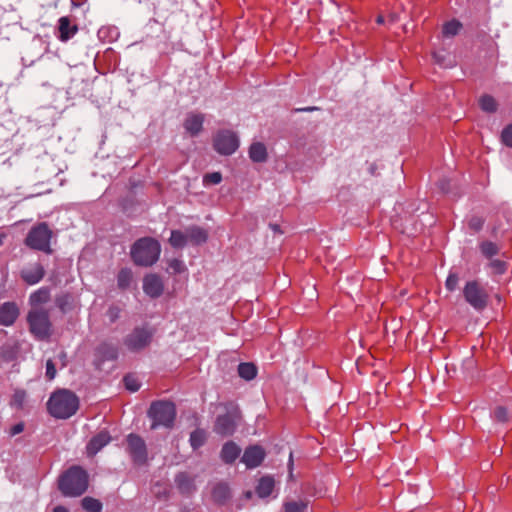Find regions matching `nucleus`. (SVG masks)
Listing matches in <instances>:
<instances>
[{
  "label": "nucleus",
  "instance_id": "obj_30",
  "mask_svg": "<svg viewBox=\"0 0 512 512\" xmlns=\"http://www.w3.org/2000/svg\"><path fill=\"white\" fill-rule=\"evenodd\" d=\"M461 28L462 24L458 20L452 19L444 23L442 33L445 37H453L459 33Z\"/></svg>",
  "mask_w": 512,
  "mask_h": 512
},
{
  "label": "nucleus",
  "instance_id": "obj_27",
  "mask_svg": "<svg viewBox=\"0 0 512 512\" xmlns=\"http://www.w3.org/2000/svg\"><path fill=\"white\" fill-rule=\"evenodd\" d=\"M207 439V433L203 429H196L190 435V445L194 450L203 446Z\"/></svg>",
  "mask_w": 512,
  "mask_h": 512
},
{
  "label": "nucleus",
  "instance_id": "obj_34",
  "mask_svg": "<svg viewBox=\"0 0 512 512\" xmlns=\"http://www.w3.org/2000/svg\"><path fill=\"white\" fill-rule=\"evenodd\" d=\"M132 279V272L129 269H121L117 275V282L120 288H127Z\"/></svg>",
  "mask_w": 512,
  "mask_h": 512
},
{
  "label": "nucleus",
  "instance_id": "obj_31",
  "mask_svg": "<svg viewBox=\"0 0 512 512\" xmlns=\"http://www.w3.org/2000/svg\"><path fill=\"white\" fill-rule=\"evenodd\" d=\"M169 243L174 248H181L188 243L186 232L183 233L178 230H173L169 239Z\"/></svg>",
  "mask_w": 512,
  "mask_h": 512
},
{
  "label": "nucleus",
  "instance_id": "obj_1",
  "mask_svg": "<svg viewBox=\"0 0 512 512\" xmlns=\"http://www.w3.org/2000/svg\"><path fill=\"white\" fill-rule=\"evenodd\" d=\"M88 488V474L80 466H72L58 478V489L65 497L81 496Z\"/></svg>",
  "mask_w": 512,
  "mask_h": 512
},
{
  "label": "nucleus",
  "instance_id": "obj_24",
  "mask_svg": "<svg viewBox=\"0 0 512 512\" xmlns=\"http://www.w3.org/2000/svg\"><path fill=\"white\" fill-rule=\"evenodd\" d=\"M50 300V291L47 288H40L33 292L29 297L32 308H39L40 305Z\"/></svg>",
  "mask_w": 512,
  "mask_h": 512
},
{
  "label": "nucleus",
  "instance_id": "obj_17",
  "mask_svg": "<svg viewBox=\"0 0 512 512\" xmlns=\"http://www.w3.org/2000/svg\"><path fill=\"white\" fill-rule=\"evenodd\" d=\"M19 316L18 306L14 302H5L0 306V325L11 326Z\"/></svg>",
  "mask_w": 512,
  "mask_h": 512
},
{
  "label": "nucleus",
  "instance_id": "obj_40",
  "mask_svg": "<svg viewBox=\"0 0 512 512\" xmlns=\"http://www.w3.org/2000/svg\"><path fill=\"white\" fill-rule=\"evenodd\" d=\"M458 275L456 273H450L446 279L445 286L448 291H454L458 285Z\"/></svg>",
  "mask_w": 512,
  "mask_h": 512
},
{
  "label": "nucleus",
  "instance_id": "obj_33",
  "mask_svg": "<svg viewBox=\"0 0 512 512\" xmlns=\"http://www.w3.org/2000/svg\"><path fill=\"white\" fill-rule=\"evenodd\" d=\"M479 104L482 110L486 112H494L497 108L496 101L489 95H484L480 98Z\"/></svg>",
  "mask_w": 512,
  "mask_h": 512
},
{
  "label": "nucleus",
  "instance_id": "obj_20",
  "mask_svg": "<svg viewBox=\"0 0 512 512\" xmlns=\"http://www.w3.org/2000/svg\"><path fill=\"white\" fill-rule=\"evenodd\" d=\"M274 486L275 482L272 477H262L256 487V493L260 498H266L272 494Z\"/></svg>",
  "mask_w": 512,
  "mask_h": 512
},
{
  "label": "nucleus",
  "instance_id": "obj_15",
  "mask_svg": "<svg viewBox=\"0 0 512 512\" xmlns=\"http://www.w3.org/2000/svg\"><path fill=\"white\" fill-rule=\"evenodd\" d=\"M164 286L161 278L155 274L147 275L143 280V290L144 292L152 297H159L163 292Z\"/></svg>",
  "mask_w": 512,
  "mask_h": 512
},
{
  "label": "nucleus",
  "instance_id": "obj_45",
  "mask_svg": "<svg viewBox=\"0 0 512 512\" xmlns=\"http://www.w3.org/2000/svg\"><path fill=\"white\" fill-rule=\"evenodd\" d=\"M24 430V424L23 423H17L13 425L10 429V435L15 436L19 433H21Z\"/></svg>",
  "mask_w": 512,
  "mask_h": 512
},
{
  "label": "nucleus",
  "instance_id": "obj_12",
  "mask_svg": "<svg viewBox=\"0 0 512 512\" xmlns=\"http://www.w3.org/2000/svg\"><path fill=\"white\" fill-rule=\"evenodd\" d=\"M45 275V269L39 262L30 264L21 270L20 276L22 280L28 285H35L39 283Z\"/></svg>",
  "mask_w": 512,
  "mask_h": 512
},
{
  "label": "nucleus",
  "instance_id": "obj_16",
  "mask_svg": "<svg viewBox=\"0 0 512 512\" xmlns=\"http://www.w3.org/2000/svg\"><path fill=\"white\" fill-rule=\"evenodd\" d=\"M77 31V25L72 24L69 17L63 16L59 18L57 26V38L60 41L67 42L77 33Z\"/></svg>",
  "mask_w": 512,
  "mask_h": 512
},
{
  "label": "nucleus",
  "instance_id": "obj_39",
  "mask_svg": "<svg viewBox=\"0 0 512 512\" xmlns=\"http://www.w3.org/2000/svg\"><path fill=\"white\" fill-rule=\"evenodd\" d=\"M222 180V175L219 172L208 173L203 177L204 185H216Z\"/></svg>",
  "mask_w": 512,
  "mask_h": 512
},
{
  "label": "nucleus",
  "instance_id": "obj_51",
  "mask_svg": "<svg viewBox=\"0 0 512 512\" xmlns=\"http://www.w3.org/2000/svg\"><path fill=\"white\" fill-rule=\"evenodd\" d=\"M105 31H106V29H105V28H102V29H100V30H99V34L101 35V34H103Z\"/></svg>",
  "mask_w": 512,
  "mask_h": 512
},
{
  "label": "nucleus",
  "instance_id": "obj_47",
  "mask_svg": "<svg viewBox=\"0 0 512 512\" xmlns=\"http://www.w3.org/2000/svg\"><path fill=\"white\" fill-rule=\"evenodd\" d=\"M53 512H69V510L62 505H58L53 509Z\"/></svg>",
  "mask_w": 512,
  "mask_h": 512
},
{
  "label": "nucleus",
  "instance_id": "obj_43",
  "mask_svg": "<svg viewBox=\"0 0 512 512\" xmlns=\"http://www.w3.org/2000/svg\"><path fill=\"white\" fill-rule=\"evenodd\" d=\"M56 376V368L51 359L46 362V378L51 381Z\"/></svg>",
  "mask_w": 512,
  "mask_h": 512
},
{
  "label": "nucleus",
  "instance_id": "obj_28",
  "mask_svg": "<svg viewBox=\"0 0 512 512\" xmlns=\"http://www.w3.org/2000/svg\"><path fill=\"white\" fill-rule=\"evenodd\" d=\"M81 505L86 512H101L103 507L100 500L89 496L82 499Z\"/></svg>",
  "mask_w": 512,
  "mask_h": 512
},
{
  "label": "nucleus",
  "instance_id": "obj_2",
  "mask_svg": "<svg viewBox=\"0 0 512 512\" xmlns=\"http://www.w3.org/2000/svg\"><path fill=\"white\" fill-rule=\"evenodd\" d=\"M79 407L78 397L71 391L60 389L49 398L47 409L49 413L58 419H67L74 415Z\"/></svg>",
  "mask_w": 512,
  "mask_h": 512
},
{
  "label": "nucleus",
  "instance_id": "obj_11",
  "mask_svg": "<svg viewBox=\"0 0 512 512\" xmlns=\"http://www.w3.org/2000/svg\"><path fill=\"white\" fill-rule=\"evenodd\" d=\"M128 452L135 463H145L147 459V450L144 440L136 435L127 436Z\"/></svg>",
  "mask_w": 512,
  "mask_h": 512
},
{
  "label": "nucleus",
  "instance_id": "obj_52",
  "mask_svg": "<svg viewBox=\"0 0 512 512\" xmlns=\"http://www.w3.org/2000/svg\"><path fill=\"white\" fill-rule=\"evenodd\" d=\"M274 230H278V226L277 225H273L272 226Z\"/></svg>",
  "mask_w": 512,
  "mask_h": 512
},
{
  "label": "nucleus",
  "instance_id": "obj_35",
  "mask_svg": "<svg viewBox=\"0 0 512 512\" xmlns=\"http://www.w3.org/2000/svg\"><path fill=\"white\" fill-rule=\"evenodd\" d=\"M489 267L492 270L493 275H503L507 270V263L500 259H494L490 261Z\"/></svg>",
  "mask_w": 512,
  "mask_h": 512
},
{
  "label": "nucleus",
  "instance_id": "obj_46",
  "mask_svg": "<svg viewBox=\"0 0 512 512\" xmlns=\"http://www.w3.org/2000/svg\"><path fill=\"white\" fill-rule=\"evenodd\" d=\"M483 225V221L479 218H474L470 221V226L474 228L475 230L481 229Z\"/></svg>",
  "mask_w": 512,
  "mask_h": 512
},
{
  "label": "nucleus",
  "instance_id": "obj_23",
  "mask_svg": "<svg viewBox=\"0 0 512 512\" xmlns=\"http://www.w3.org/2000/svg\"><path fill=\"white\" fill-rule=\"evenodd\" d=\"M178 489L183 494H190L194 489V481L187 473H180L175 479Z\"/></svg>",
  "mask_w": 512,
  "mask_h": 512
},
{
  "label": "nucleus",
  "instance_id": "obj_9",
  "mask_svg": "<svg viewBox=\"0 0 512 512\" xmlns=\"http://www.w3.org/2000/svg\"><path fill=\"white\" fill-rule=\"evenodd\" d=\"M213 146L219 154L231 155L239 147V138L231 130H221L214 136Z\"/></svg>",
  "mask_w": 512,
  "mask_h": 512
},
{
  "label": "nucleus",
  "instance_id": "obj_41",
  "mask_svg": "<svg viewBox=\"0 0 512 512\" xmlns=\"http://www.w3.org/2000/svg\"><path fill=\"white\" fill-rule=\"evenodd\" d=\"M501 138L506 146L512 147V124L502 131Z\"/></svg>",
  "mask_w": 512,
  "mask_h": 512
},
{
  "label": "nucleus",
  "instance_id": "obj_8",
  "mask_svg": "<svg viewBox=\"0 0 512 512\" xmlns=\"http://www.w3.org/2000/svg\"><path fill=\"white\" fill-rule=\"evenodd\" d=\"M30 332L39 340L48 339L51 335L49 313L42 308H32L27 316Z\"/></svg>",
  "mask_w": 512,
  "mask_h": 512
},
{
  "label": "nucleus",
  "instance_id": "obj_10",
  "mask_svg": "<svg viewBox=\"0 0 512 512\" xmlns=\"http://www.w3.org/2000/svg\"><path fill=\"white\" fill-rule=\"evenodd\" d=\"M152 332L145 328H137L125 339L126 347L131 351H140L149 345Z\"/></svg>",
  "mask_w": 512,
  "mask_h": 512
},
{
  "label": "nucleus",
  "instance_id": "obj_5",
  "mask_svg": "<svg viewBox=\"0 0 512 512\" xmlns=\"http://www.w3.org/2000/svg\"><path fill=\"white\" fill-rule=\"evenodd\" d=\"M52 230L45 222L34 225L25 238V245L33 250L42 251L46 254L52 253L51 238Z\"/></svg>",
  "mask_w": 512,
  "mask_h": 512
},
{
  "label": "nucleus",
  "instance_id": "obj_36",
  "mask_svg": "<svg viewBox=\"0 0 512 512\" xmlns=\"http://www.w3.org/2000/svg\"><path fill=\"white\" fill-rule=\"evenodd\" d=\"M26 399V392L24 390H16L11 398V406L21 408Z\"/></svg>",
  "mask_w": 512,
  "mask_h": 512
},
{
  "label": "nucleus",
  "instance_id": "obj_29",
  "mask_svg": "<svg viewBox=\"0 0 512 512\" xmlns=\"http://www.w3.org/2000/svg\"><path fill=\"white\" fill-rule=\"evenodd\" d=\"M212 496H213L215 501H217V502H224L230 496L228 485L225 484V483L217 484L213 488Z\"/></svg>",
  "mask_w": 512,
  "mask_h": 512
},
{
  "label": "nucleus",
  "instance_id": "obj_4",
  "mask_svg": "<svg viewBox=\"0 0 512 512\" xmlns=\"http://www.w3.org/2000/svg\"><path fill=\"white\" fill-rule=\"evenodd\" d=\"M148 416L152 420V429L160 426L171 428L176 418V407L169 401H155L148 410Z\"/></svg>",
  "mask_w": 512,
  "mask_h": 512
},
{
  "label": "nucleus",
  "instance_id": "obj_18",
  "mask_svg": "<svg viewBox=\"0 0 512 512\" xmlns=\"http://www.w3.org/2000/svg\"><path fill=\"white\" fill-rule=\"evenodd\" d=\"M111 440L110 435L106 431H101L97 435L91 438L89 443L86 446L87 454L89 456H94L97 454L104 446H106Z\"/></svg>",
  "mask_w": 512,
  "mask_h": 512
},
{
  "label": "nucleus",
  "instance_id": "obj_13",
  "mask_svg": "<svg viewBox=\"0 0 512 512\" xmlns=\"http://www.w3.org/2000/svg\"><path fill=\"white\" fill-rule=\"evenodd\" d=\"M265 458V451L261 446L253 445L245 449L242 456V462L247 468H255L259 466Z\"/></svg>",
  "mask_w": 512,
  "mask_h": 512
},
{
  "label": "nucleus",
  "instance_id": "obj_7",
  "mask_svg": "<svg viewBox=\"0 0 512 512\" xmlns=\"http://www.w3.org/2000/svg\"><path fill=\"white\" fill-rule=\"evenodd\" d=\"M225 414L219 415L214 424V432L221 436L232 435L241 418V412L238 405L227 403L224 405Z\"/></svg>",
  "mask_w": 512,
  "mask_h": 512
},
{
  "label": "nucleus",
  "instance_id": "obj_25",
  "mask_svg": "<svg viewBox=\"0 0 512 512\" xmlns=\"http://www.w3.org/2000/svg\"><path fill=\"white\" fill-rule=\"evenodd\" d=\"M238 374L247 381L253 380L257 375V367L250 362L240 363L238 365Z\"/></svg>",
  "mask_w": 512,
  "mask_h": 512
},
{
  "label": "nucleus",
  "instance_id": "obj_3",
  "mask_svg": "<svg viewBox=\"0 0 512 512\" xmlns=\"http://www.w3.org/2000/svg\"><path fill=\"white\" fill-rule=\"evenodd\" d=\"M160 244L157 240L145 237L137 240L131 248V257L139 266H151L159 258Z\"/></svg>",
  "mask_w": 512,
  "mask_h": 512
},
{
  "label": "nucleus",
  "instance_id": "obj_21",
  "mask_svg": "<svg viewBox=\"0 0 512 512\" xmlns=\"http://www.w3.org/2000/svg\"><path fill=\"white\" fill-rule=\"evenodd\" d=\"M187 241L194 245H199L207 240V233L204 229L194 226L186 230Z\"/></svg>",
  "mask_w": 512,
  "mask_h": 512
},
{
  "label": "nucleus",
  "instance_id": "obj_42",
  "mask_svg": "<svg viewBox=\"0 0 512 512\" xmlns=\"http://www.w3.org/2000/svg\"><path fill=\"white\" fill-rule=\"evenodd\" d=\"M494 418L499 422H505L508 420V413L504 407H497L494 411Z\"/></svg>",
  "mask_w": 512,
  "mask_h": 512
},
{
  "label": "nucleus",
  "instance_id": "obj_6",
  "mask_svg": "<svg viewBox=\"0 0 512 512\" xmlns=\"http://www.w3.org/2000/svg\"><path fill=\"white\" fill-rule=\"evenodd\" d=\"M465 301L476 311H483L489 303L490 295L479 280H469L462 290Z\"/></svg>",
  "mask_w": 512,
  "mask_h": 512
},
{
  "label": "nucleus",
  "instance_id": "obj_44",
  "mask_svg": "<svg viewBox=\"0 0 512 512\" xmlns=\"http://www.w3.org/2000/svg\"><path fill=\"white\" fill-rule=\"evenodd\" d=\"M169 268L172 269L175 273H181L185 271V265L181 260L173 259L169 262Z\"/></svg>",
  "mask_w": 512,
  "mask_h": 512
},
{
  "label": "nucleus",
  "instance_id": "obj_22",
  "mask_svg": "<svg viewBox=\"0 0 512 512\" xmlns=\"http://www.w3.org/2000/svg\"><path fill=\"white\" fill-rule=\"evenodd\" d=\"M249 157L253 162H264L267 158V150L263 143H252L249 148Z\"/></svg>",
  "mask_w": 512,
  "mask_h": 512
},
{
  "label": "nucleus",
  "instance_id": "obj_14",
  "mask_svg": "<svg viewBox=\"0 0 512 512\" xmlns=\"http://www.w3.org/2000/svg\"><path fill=\"white\" fill-rule=\"evenodd\" d=\"M204 119L205 117L203 114L190 112L184 120V129L190 136H197L202 131Z\"/></svg>",
  "mask_w": 512,
  "mask_h": 512
},
{
  "label": "nucleus",
  "instance_id": "obj_50",
  "mask_svg": "<svg viewBox=\"0 0 512 512\" xmlns=\"http://www.w3.org/2000/svg\"><path fill=\"white\" fill-rule=\"evenodd\" d=\"M314 108H304V109H298V111H311L313 110Z\"/></svg>",
  "mask_w": 512,
  "mask_h": 512
},
{
  "label": "nucleus",
  "instance_id": "obj_37",
  "mask_svg": "<svg viewBox=\"0 0 512 512\" xmlns=\"http://www.w3.org/2000/svg\"><path fill=\"white\" fill-rule=\"evenodd\" d=\"M307 507V503L300 502H287L284 504L285 512H304Z\"/></svg>",
  "mask_w": 512,
  "mask_h": 512
},
{
  "label": "nucleus",
  "instance_id": "obj_48",
  "mask_svg": "<svg viewBox=\"0 0 512 512\" xmlns=\"http://www.w3.org/2000/svg\"><path fill=\"white\" fill-rule=\"evenodd\" d=\"M376 22L378 24H383L384 23V17L382 15H379L377 18H376Z\"/></svg>",
  "mask_w": 512,
  "mask_h": 512
},
{
  "label": "nucleus",
  "instance_id": "obj_49",
  "mask_svg": "<svg viewBox=\"0 0 512 512\" xmlns=\"http://www.w3.org/2000/svg\"><path fill=\"white\" fill-rule=\"evenodd\" d=\"M292 465H293V454L290 453V456H289V466H290L291 470H292Z\"/></svg>",
  "mask_w": 512,
  "mask_h": 512
},
{
  "label": "nucleus",
  "instance_id": "obj_26",
  "mask_svg": "<svg viewBox=\"0 0 512 512\" xmlns=\"http://www.w3.org/2000/svg\"><path fill=\"white\" fill-rule=\"evenodd\" d=\"M97 354L102 361L114 360L117 358V348L111 344L103 343L97 348Z\"/></svg>",
  "mask_w": 512,
  "mask_h": 512
},
{
  "label": "nucleus",
  "instance_id": "obj_32",
  "mask_svg": "<svg viewBox=\"0 0 512 512\" xmlns=\"http://www.w3.org/2000/svg\"><path fill=\"white\" fill-rule=\"evenodd\" d=\"M480 251L486 258H491L498 254V246L491 241H484L480 244Z\"/></svg>",
  "mask_w": 512,
  "mask_h": 512
},
{
  "label": "nucleus",
  "instance_id": "obj_19",
  "mask_svg": "<svg viewBox=\"0 0 512 512\" xmlns=\"http://www.w3.org/2000/svg\"><path fill=\"white\" fill-rule=\"evenodd\" d=\"M241 449L232 441L225 443L221 450V459L223 462L233 463L240 455Z\"/></svg>",
  "mask_w": 512,
  "mask_h": 512
},
{
  "label": "nucleus",
  "instance_id": "obj_38",
  "mask_svg": "<svg viewBox=\"0 0 512 512\" xmlns=\"http://www.w3.org/2000/svg\"><path fill=\"white\" fill-rule=\"evenodd\" d=\"M123 381L126 389L131 392H136L140 388V382L134 375L125 376Z\"/></svg>",
  "mask_w": 512,
  "mask_h": 512
}]
</instances>
